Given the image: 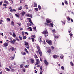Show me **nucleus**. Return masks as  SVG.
I'll return each mask as SVG.
<instances>
[{"mask_svg":"<svg viewBox=\"0 0 74 74\" xmlns=\"http://www.w3.org/2000/svg\"><path fill=\"white\" fill-rule=\"evenodd\" d=\"M35 10L36 11H38V8H35Z\"/></svg>","mask_w":74,"mask_h":74,"instance_id":"55","label":"nucleus"},{"mask_svg":"<svg viewBox=\"0 0 74 74\" xmlns=\"http://www.w3.org/2000/svg\"><path fill=\"white\" fill-rule=\"evenodd\" d=\"M11 72H14L15 71V69H12L11 70Z\"/></svg>","mask_w":74,"mask_h":74,"instance_id":"30","label":"nucleus"},{"mask_svg":"<svg viewBox=\"0 0 74 74\" xmlns=\"http://www.w3.org/2000/svg\"><path fill=\"white\" fill-rule=\"evenodd\" d=\"M70 64L72 66H74V64L72 62H70Z\"/></svg>","mask_w":74,"mask_h":74,"instance_id":"35","label":"nucleus"},{"mask_svg":"<svg viewBox=\"0 0 74 74\" xmlns=\"http://www.w3.org/2000/svg\"><path fill=\"white\" fill-rule=\"evenodd\" d=\"M38 8L39 10H40L41 9V6H40V5L38 6Z\"/></svg>","mask_w":74,"mask_h":74,"instance_id":"43","label":"nucleus"},{"mask_svg":"<svg viewBox=\"0 0 74 74\" xmlns=\"http://www.w3.org/2000/svg\"><path fill=\"white\" fill-rule=\"evenodd\" d=\"M28 43L26 42L25 44V45H26V46L28 45Z\"/></svg>","mask_w":74,"mask_h":74,"instance_id":"49","label":"nucleus"},{"mask_svg":"<svg viewBox=\"0 0 74 74\" xmlns=\"http://www.w3.org/2000/svg\"><path fill=\"white\" fill-rule=\"evenodd\" d=\"M52 32L53 33H56V31L55 29H53L52 30Z\"/></svg>","mask_w":74,"mask_h":74,"instance_id":"32","label":"nucleus"},{"mask_svg":"<svg viewBox=\"0 0 74 74\" xmlns=\"http://www.w3.org/2000/svg\"><path fill=\"white\" fill-rule=\"evenodd\" d=\"M10 42L11 43H12V44H14V42H13V41H11Z\"/></svg>","mask_w":74,"mask_h":74,"instance_id":"53","label":"nucleus"},{"mask_svg":"<svg viewBox=\"0 0 74 74\" xmlns=\"http://www.w3.org/2000/svg\"><path fill=\"white\" fill-rule=\"evenodd\" d=\"M13 67V66H12V65H11L9 67V68L10 69H12Z\"/></svg>","mask_w":74,"mask_h":74,"instance_id":"22","label":"nucleus"},{"mask_svg":"<svg viewBox=\"0 0 74 74\" xmlns=\"http://www.w3.org/2000/svg\"><path fill=\"white\" fill-rule=\"evenodd\" d=\"M5 70H6V71H10V69L8 68H5Z\"/></svg>","mask_w":74,"mask_h":74,"instance_id":"21","label":"nucleus"},{"mask_svg":"<svg viewBox=\"0 0 74 74\" xmlns=\"http://www.w3.org/2000/svg\"><path fill=\"white\" fill-rule=\"evenodd\" d=\"M21 54L23 55H26V53L25 52H21Z\"/></svg>","mask_w":74,"mask_h":74,"instance_id":"18","label":"nucleus"},{"mask_svg":"<svg viewBox=\"0 0 74 74\" xmlns=\"http://www.w3.org/2000/svg\"><path fill=\"white\" fill-rule=\"evenodd\" d=\"M7 20L8 21V22H10V18H7Z\"/></svg>","mask_w":74,"mask_h":74,"instance_id":"38","label":"nucleus"},{"mask_svg":"<svg viewBox=\"0 0 74 74\" xmlns=\"http://www.w3.org/2000/svg\"><path fill=\"white\" fill-rule=\"evenodd\" d=\"M10 11L11 12H13V9H10Z\"/></svg>","mask_w":74,"mask_h":74,"instance_id":"56","label":"nucleus"},{"mask_svg":"<svg viewBox=\"0 0 74 74\" xmlns=\"http://www.w3.org/2000/svg\"><path fill=\"white\" fill-rule=\"evenodd\" d=\"M29 66V65H26L25 66V68H28Z\"/></svg>","mask_w":74,"mask_h":74,"instance_id":"50","label":"nucleus"},{"mask_svg":"<svg viewBox=\"0 0 74 74\" xmlns=\"http://www.w3.org/2000/svg\"><path fill=\"white\" fill-rule=\"evenodd\" d=\"M43 34H44V35L45 36V37H47V36H48V34H47L48 33V31H47V30H44L43 32Z\"/></svg>","mask_w":74,"mask_h":74,"instance_id":"3","label":"nucleus"},{"mask_svg":"<svg viewBox=\"0 0 74 74\" xmlns=\"http://www.w3.org/2000/svg\"><path fill=\"white\" fill-rule=\"evenodd\" d=\"M2 5V2H0V5L1 6V5Z\"/></svg>","mask_w":74,"mask_h":74,"instance_id":"57","label":"nucleus"},{"mask_svg":"<svg viewBox=\"0 0 74 74\" xmlns=\"http://www.w3.org/2000/svg\"><path fill=\"white\" fill-rule=\"evenodd\" d=\"M0 35H2V36H3V33H0Z\"/></svg>","mask_w":74,"mask_h":74,"instance_id":"61","label":"nucleus"},{"mask_svg":"<svg viewBox=\"0 0 74 74\" xmlns=\"http://www.w3.org/2000/svg\"><path fill=\"white\" fill-rule=\"evenodd\" d=\"M51 20L48 18H47L46 20L47 23H45V25L47 26H51V25L52 27H53V23L51 22Z\"/></svg>","mask_w":74,"mask_h":74,"instance_id":"1","label":"nucleus"},{"mask_svg":"<svg viewBox=\"0 0 74 74\" xmlns=\"http://www.w3.org/2000/svg\"><path fill=\"white\" fill-rule=\"evenodd\" d=\"M29 22H30L31 23L32 25H33V22H32V21L31 20L29 21Z\"/></svg>","mask_w":74,"mask_h":74,"instance_id":"46","label":"nucleus"},{"mask_svg":"<svg viewBox=\"0 0 74 74\" xmlns=\"http://www.w3.org/2000/svg\"><path fill=\"white\" fill-rule=\"evenodd\" d=\"M25 12H22L21 14L22 15H23H23H25Z\"/></svg>","mask_w":74,"mask_h":74,"instance_id":"25","label":"nucleus"},{"mask_svg":"<svg viewBox=\"0 0 74 74\" xmlns=\"http://www.w3.org/2000/svg\"><path fill=\"white\" fill-rule=\"evenodd\" d=\"M51 48L52 49V50H53V49H54V47L53 46H51Z\"/></svg>","mask_w":74,"mask_h":74,"instance_id":"51","label":"nucleus"},{"mask_svg":"<svg viewBox=\"0 0 74 74\" xmlns=\"http://www.w3.org/2000/svg\"><path fill=\"white\" fill-rule=\"evenodd\" d=\"M8 45V44L7 43H5L4 44V46H5V47H7Z\"/></svg>","mask_w":74,"mask_h":74,"instance_id":"16","label":"nucleus"},{"mask_svg":"<svg viewBox=\"0 0 74 74\" xmlns=\"http://www.w3.org/2000/svg\"><path fill=\"white\" fill-rule=\"evenodd\" d=\"M15 16H16V17H17V18H19V16L18 15V14H15Z\"/></svg>","mask_w":74,"mask_h":74,"instance_id":"31","label":"nucleus"},{"mask_svg":"<svg viewBox=\"0 0 74 74\" xmlns=\"http://www.w3.org/2000/svg\"><path fill=\"white\" fill-rule=\"evenodd\" d=\"M31 39H32V42H34V38H31Z\"/></svg>","mask_w":74,"mask_h":74,"instance_id":"40","label":"nucleus"},{"mask_svg":"<svg viewBox=\"0 0 74 74\" xmlns=\"http://www.w3.org/2000/svg\"><path fill=\"white\" fill-rule=\"evenodd\" d=\"M54 37L56 38H58V36H55Z\"/></svg>","mask_w":74,"mask_h":74,"instance_id":"59","label":"nucleus"},{"mask_svg":"<svg viewBox=\"0 0 74 74\" xmlns=\"http://www.w3.org/2000/svg\"><path fill=\"white\" fill-rule=\"evenodd\" d=\"M69 35L70 36V38L71 39V37H72V36H73V34L72 33H71L69 34Z\"/></svg>","mask_w":74,"mask_h":74,"instance_id":"27","label":"nucleus"},{"mask_svg":"<svg viewBox=\"0 0 74 74\" xmlns=\"http://www.w3.org/2000/svg\"><path fill=\"white\" fill-rule=\"evenodd\" d=\"M46 42L48 43L49 45H52V41L50 40H46Z\"/></svg>","mask_w":74,"mask_h":74,"instance_id":"4","label":"nucleus"},{"mask_svg":"<svg viewBox=\"0 0 74 74\" xmlns=\"http://www.w3.org/2000/svg\"><path fill=\"white\" fill-rule=\"evenodd\" d=\"M10 50H11L12 52V51L14 50V47H12L10 48Z\"/></svg>","mask_w":74,"mask_h":74,"instance_id":"13","label":"nucleus"},{"mask_svg":"<svg viewBox=\"0 0 74 74\" xmlns=\"http://www.w3.org/2000/svg\"><path fill=\"white\" fill-rule=\"evenodd\" d=\"M10 3L12 4H13V3H14V1L12 0L10 1Z\"/></svg>","mask_w":74,"mask_h":74,"instance_id":"33","label":"nucleus"},{"mask_svg":"<svg viewBox=\"0 0 74 74\" xmlns=\"http://www.w3.org/2000/svg\"><path fill=\"white\" fill-rule=\"evenodd\" d=\"M12 36L14 37H16V35L15 34L14 32L13 33Z\"/></svg>","mask_w":74,"mask_h":74,"instance_id":"20","label":"nucleus"},{"mask_svg":"<svg viewBox=\"0 0 74 74\" xmlns=\"http://www.w3.org/2000/svg\"><path fill=\"white\" fill-rule=\"evenodd\" d=\"M59 56H58L56 55H54L53 56V58H57V57H59Z\"/></svg>","mask_w":74,"mask_h":74,"instance_id":"15","label":"nucleus"},{"mask_svg":"<svg viewBox=\"0 0 74 74\" xmlns=\"http://www.w3.org/2000/svg\"><path fill=\"white\" fill-rule=\"evenodd\" d=\"M42 41V38L41 36H40L39 38V41L41 42Z\"/></svg>","mask_w":74,"mask_h":74,"instance_id":"7","label":"nucleus"},{"mask_svg":"<svg viewBox=\"0 0 74 74\" xmlns=\"http://www.w3.org/2000/svg\"><path fill=\"white\" fill-rule=\"evenodd\" d=\"M65 3L67 5L68 4V3H67V1H65Z\"/></svg>","mask_w":74,"mask_h":74,"instance_id":"42","label":"nucleus"},{"mask_svg":"<svg viewBox=\"0 0 74 74\" xmlns=\"http://www.w3.org/2000/svg\"><path fill=\"white\" fill-rule=\"evenodd\" d=\"M19 38L20 40H22V38L21 37V36H19Z\"/></svg>","mask_w":74,"mask_h":74,"instance_id":"52","label":"nucleus"},{"mask_svg":"<svg viewBox=\"0 0 74 74\" xmlns=\"http://www.w3.org/2000/svg\"><path fill=\"white\" fill-rule=\"evenodd\" d=\"M23 66H24L23 64H22L20 65V67H21V68H22V67H23Z\"/></svg>","mask_w":74,"mask_h":74,"instance_id":"29","label":"nucleus"},{"mask_svg":"<svg viewBox=\"0 0 74 74\" xmlns=\"http://www.w3.org/2000/svg\"><path fill=\"white\" fill-rule=\"evenodd\" d=\"M23 39H24V40H25V39L26 38V36H23Z\"/></svg>","mask_w":74,"mask_h":74,"instance_id":"44","label":"nucleus"},{"mask_svg":"<svg viewBox=\"0 0 74 74\" xmlns=\"http://www.w3.org/2000/svg\"><path fill=\"white\" fill-rule=\"evenodd\" d=\"M27 19H28V20H29V21H31V19L30 18H27Z\"/></svg>","mask_w":74,"mask_h":74,"instance_id":"62","label":"nucleus"},{"mask_svg":"<svg viewBox=\"0 0 74 74\" xmlns=\"http://www.w3.org/2000/svg\"><path fill=\"white\" fill-rule=\"evenodd\" d=\"M61 69L62 70H64V67L62 66H61Z\"/></svg>","mask_w":74,"mask_h":74,"instance_id":"48","label":"nucleus"},{"mask_svg":"<svg viewBox=\"0 0 74 74\" xmlns=\"http://www.w3.org/2000/svg\"><path fill=\"white\" fill-rule=\"evenodd\" d=\"M22 6H20L18 8V10H22Z\"/></svg>","mask_w":74,"mask_h":74,"instance_id":"24","label":"nucleus"},{"mask_svg":"<svg viewBox=\"0 0 74 74\" xmlns=\"http://www.w3.org/2000/svg\"><path fill=\"white\" fill-rule=\"evenodd\" d=\"M36 63H40V61L38 59H37L36 60Z\"/></svg>","mask_w":74,"mask_h":74,"instance_id":"17","label":"nucleus"},{"mask_svg":"<svg viewBox=\"0 0 74 74\" xmlns=\"http://www.w3.org/2000/svg\"><path fill=\"white\" fill-rule=\"evenodd\" d=\"M3 6L4 7H7V5H6V4H4L3 5Z\"/></svg>","mask_w":74,"mask_h":74,"instance_id":"54","label":"nucleus"},{"mask_svg":"<svg viewBox=\"0 0 74 74\" xmlns=\"http://www.w3.org/2000/svg\"><path fill=\"white\" fill-rule=\"evenodd\" d=\"M33 29L35 31H36V28L35 27H33Z\"/></svg>","mask_w":74,"mask_h":74,"instance_id":"41","label":"nucleus"},{"mask_svg":"<svg viewBox=\"0 0 74 74\" xmlns=\"http://www.w3.org/2000/svg\"><path fill=\"white\" fill-rule=\"evenodd\" d=\"M25 50L26 51V52L28 54H29V53H28V51H27V49H26V48H25Z\"/></svg>","mask_w":74,"mask_h":74,"instance_id":"36","label":"nucleus"},{"mask_svg":"<svg viewBox=\"0 0 74 74\" xmlns=\"http://www.w3.org/2000/svg\"><path fill=\"white\" fill-rule=\"evenodd\" d=\"M47 52L49 53L51 52V49L49 48L47 49Z\"/></svg>","mask_w":74,"mask_h":74,"instance_id":"6","label":"nucleus"},{"mask_svg":"<svg viewBox=\"0 0 74 74\" xmlns=\"http://www.w3.org/2000/svg\"><path fill=\"white\" fill-rule=\"evenodd\" d=\"M34 57H35V59H37V58H38V57H37V55H36V54H35Z\"/></svg>","mask_w":74,"mask_h":74,"instance_id":"28","label":"nucleus"},{"mask_svg":"<svg viewBox=\"0 0 74 74\" xmlns=\"http://www.w3.org/2000/svg\"><path fill=\"white\" fill-rule=\"evenodd\" d=\"M28 29L30 31H32V28L31 27H29L28 28Z\"/></svg>","mask_w":74,"mask_h":74,"instance_id":"23","label":"nucleus"},{"mask_svg":"<svg viewBox=\"0 0 74 74\" xmlns=\"http://www.w3.org/2000/svg\"><path fill=\"white\" fill-rule=\"evenodd\" d=\"M67 20H68V21H70V18L69 17H68L67 18Z\"/></svg>","mask_w":74,"mask_h":74,"instance_id":"60","label":"nucleus"},{"mask_svg":"<svg viewBox=\"0 0 74 74\" xmlns=\"http://www.w3.org/2000/svg\"><path fill=\"white\" fill-rule=\"evenodd\" d=\"M37 48L38 51V52L40 56H42V52H41V51L40 50V46H37Z\"/></svg>","mask_w":74,"mask_h":74,"instance_id":"2","label":"nucleus"},{"mask_svg":"<svg viewBox=\"0 0 74 74\" xmlns=\"http://www.w3.org/2000/svg\"><path fill=\"white\" fill-rule=\"evenodd\" d=\"M14 57H11V60H13V59H14Z\"/></svg>","mask_w":74,"mask_h":74,"instance_id":"58","label":"nucleus"},{"mask_svg":"<svg viewBox=\"0 0 74 74\" xmlns=\"http://www.w3.org/2000/svg\"><path fill=\"white\" fill-rule=\"evenodd\" d=\"M17 24L18 26H21V23H17Z\"/></svg>","mask_w":74,"mask_h":74,"instance_id":"37","label":"nucleus"},{"mask_svg":"<svg viewBox=\"0 0 74 74\" xmlns=\"http://www.w3.org/2000/svg\"><path fill=\"white\" fill-rule=\"evenodd\" d=\"M13 41H14V42H16V40L15 39H13Z\"/></svg>","mask_w":74,"mask_h":74,"instance_id":"45","label":"nucleus"},{"mask_svg":"<svg viewBox=\"0 0 74 74\" xmlns=\"http://www.w3.org/2000/svg\"><path fill=\"white\" fill-rule=\"evenodd\" d=\"M11 24L12 26H14L15 25V23H14V22L13 21H12L11 22Z\"/></svg>","mask_w":74,"mask_h":74,"instance_id":"10","label":"nucleus"},{"mask_svg":"<svg viewBox=\"0 0 74 74\" xmlns=\"http://www.w3.org/2000/svg\"><path fill=\"white\" fill-rule=\"evenodd\" d=\"M3 22V20L0 19V24H1Z\"/></svg>","mask_w":74,"mask_h":74,"instance_id":"26","label":"nucleus"},{"mask_svg":"<svg viewBox=\"0 0 74 74\" xmlns=\"http://www.w3.org/2000/svg\"><path fill=\"white\" fill-rule=\"evenodd\" d=\"M37 67H40V70H42V66H40L39 65H37Z\"/></svg>","mask_w":74,"mask_h":74,"instance_id":"8","label":"nucleus"},{"mask_svg":"<svg viewBox=\"0 0 74 74\" xmlns=\"http://www.w3.org/2000/svg\"><path fill=\"white\" fill-rule=\"evenodd\" d=\"M4 2L5 3V4H9L8 2L6 0H4Z\"/></svg>","mask_w":74,"mask_h":74,"instance_id":"9","label":"nucleus"},{"mask_svg":"<svg viewBox=\"0 0 74 74\" xmlns=\"http://www.w3.org/2000/svg\"><path fill=\"white\" fill-rule=\"evenodd\" d=\"M22 36H24V35H25V34H24V33L23 32H22Z\"/></svg>","mask_w":74,"mask_h":74,"instance_id":"64","label":"nucleus"},{"mask_svg":"<svg viewBox=\"0 0 74 74\" xmlns=\"http://www.w3.org/2000/svg\"><path fill=\"white\" fill-rule=\"evenodd\" d=\"M31 37H32V38H33H33H36V36L34 35H32L31 36Z\"/></svg>","mask_w":74,"mask_h":74,"instance_id":"34","label":"nucleus"},{"mask_svg":"<svg viewBox=\"0 0 74 74\" xmlns=\"http://www.w3.org/2000/svg\"><path fill=\"white\" fill-rule=\"evenodd\" d=\"M44 63H45V64H46V65H48V62H47L46 61V60H45Z\"/></svg>","mask_w":74,"mask_h":74,"instance_id":"12","label":"nucleus"},{"mask_svg":"<svg viewBox=\"0 0 74 74\" xmlns=\"http://www.w3.org/2000/svg\"><path fill=\"white\" fill-rule=\"evenodd\" d=\"M27 7V5H26L25 6V8H26V9H28V7Z\"/></svg>","mask_w":74,"mask_h":74,"instance_id":"47","label":"nucleus"},{"mask_svg":"<svg viewBox=\"0 0 74 74\" xmlns=\"http://www.w3.org/2000/svg\"><path fill=\"white\" fill-rule=\"evenodd\" d=\"M26 47L27 48V49H29V48H29V46L28 45L26 46Z\"/></svg>","mask_w":74,"mask_h":74,"instance_id":"39","label":"nucleus"},{"mask_svg":"<svg viewBox=\"0 0 74 74\" xmlns=\"http://www.w3.org/2000/svg\"><path fill=\"white\" fill-rule=\"evenodd\" d=\"M34 7H37V5L36 3H34Z\"/></svg>","mask_w":74,"mask_h":74,"instance_id":"19","label":"nucleus"},{"mask_svg":"<svg viewBox=\"0 0 74 74\" xmlns=\"http://www.w3.org/2000/svg\"><path fill=\"white\" fill-rule=\"evenodd\" d=\"M27 16L29 17L30 18H32V15L31 14H26Z\"/></svg>","mask_w":74,"mask_h":74,"instance_id":"5","label":"nucleus"},{"mask_svg":"<svg viewBox=\"0 0 74 74\" xmlns=\"http://www.w3.org/2000/svg\"><path fill=\"white\" fill-rule=\"evenodd\" d=\"M60 57L62 59H63V57H64V56H63V55L62 54L60 56Z\"/></svg>","mask_w":74,"mask_h":74,"instance_id":"14","label":"nucleus"},{"mask_svg":"<svg viewBox=\"0 0 74 74\" xmlns=\"http://www.w3.org/2000/svg\"><path fill=\"white\" fill-rule=\"evenodd\" d=\"M16 10L15 9H13V11H16Z\"/></svg>","mask_w":74,"mask_h":74,"instance_id":"63","label":"nucleus"},{"mask_svg":"<svg viewBox=\"0 0 74 74\" xmlns=\"http://www.w3.org/2000/svg\"><path fill=\"white\" fill-rule=\"evenodd\" d=\"M31 62L32 63H34V61L33 59H31Z\"/></svg>","mask_w":74,"mask_h":74,"instance_id":"11","label":"nucleus"}]
</instances>
